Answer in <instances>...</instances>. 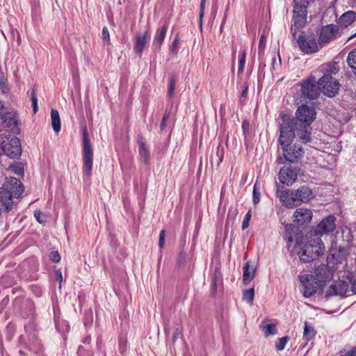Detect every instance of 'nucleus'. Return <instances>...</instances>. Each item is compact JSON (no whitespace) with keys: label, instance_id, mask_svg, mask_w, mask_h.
<instances>
[{"label":"nucleus","instance_id":"27","mask_svg":"<svg viewBox=\"0 0 356 356\" xmlns=\"http://www.w3.org/2000/svg\"><path fill=\"white\" fill-rule=\"evenodd\" d=\"M9 170H10L16 175H24V165L21 162H15L13 164L9 166Z\"/></svg>","mask_w":356,"mask_h":356},{"label":"nucleus","instance_id":"6","mask_svg":"<svg viewBox=\"0 0 356 356\" xmlns=\"http://www.w3.org/2000/svg\"><path fill=\"white\" fill-rule=\"evenodd\" d=\"M325 246L320 238H314L313 243L305 244L298 252L300 260L310 262L324 253Z\"/></svg>","mask_w":356,"mask_h":356},{"label":"nucleus","instance_id":"2","mask_svg":"<svg viewBox=\"0 0 356 356\" xmlns=\"http://www.w3.org/2000/svg\"><path fill=\"white\" fill-rule=\"evenodd\" d=\"M289 122L280 123V136L278 138V144L282 149L284 159L281 156L277 159V163L281 164L284 159L290 163L297 162L304 155V150L301 145L294 144L291 145L295 138L296 134L290 131Z\"/></svg>","mask_w":356,"mask_h":356},{"label":"nucleus","instance_id":"44","mask_svg":"<svg viewBox=\"0 0 356 356\" xmlns=\"http://www.w3.org/2000/svg\"><path fill=\"white\" fill-rule=\"evenodd\" d=\"M241 127H242L243 134L247 135L249 132V127H250L248 121L246 120H243L242 122Z\"/></svg>","mask_w":356,"mask_h":356},{"label":"nucleus","instance_id":"9","mask_svg":"<svg viewBox=\"0 0 356 356\" xmlns=\"http://www.w3.org/2000/svg\"><path fill=\"white\" fill-rule=\"evenodd\" d=\"M300 173V168L297 164L289 165L284 166L280 170L278 178L282 184L291 186L296 181Z\"/></svg>","mask_w":356,"mask_h":356},{"label":"nucleus","instance_id":"30","mask_svg":"<svg viewBox=\"0 0 356 356\" xmlns=\"http://www.w3.org/2000/svg\"><path fill=\"white\" fill-rule=\"evenodd\" d=\"M315 331L312 326H309L307 322L305 323L304 326V337L307 340H311L315 336Z\"/></svg>","mask_w":356,"mask_h":356},{"label":"nucleus","instance_id":"16","mask_svg":"<svg viewBox=\"0 0 356 356\" xmlns=\"http://www.w3.org/2000/svg\"><path fill=\"white\" fill-rule=\"evenodd\" d=\"M2 129L15 133L18 130L17 116L14 112H6L2 117Z\"/></svg>","mask_w":356,"mask_h":356},{"label":"nucleus","instance_id":"7","mask_svg":"<svg viewBox=\"0 0 356 356\" xmlns=\"http://www.w3.org/2000/svg\"><path fill=\"white\" fill-rule=\"evenodd\" d=\"M83 171L88 177H90L93 164V150L86 128L83 130Z\"/></svg>","mask_w":356,"mask_h":356},{"label":"nucleus","instance_id":"19","mask_svg":"<svg viewBox=\"0 0 356 356\" xmlns=\"http://www.w3.org/2000/svg\"><path fill=\"white\" fill-rule=\"evenodd\" d=\"M307 8H300L298 6L293 8V24L296 28H302L307 23Z\"/></svg>","mask_w":356,"mask_h":356},{"label":"nucleus","instance_id":"37","mask_svg":"<svg viewBox=\"0 0 356 356\" xmlns=\"http://www.w3.org/2000/svg\"><path fill=\"white\" fill-rule=\"evenodd\" d=\"M251 218V211H248V213L245 214V216L244 217V219L242 222V229H245L249 226V222Z\"/></svg>","mask_w":356,"mask_h":356},{"label":"nucleus","instance_id":"48","mask_svg":"<svg viewBox=\"0 0 356 356\" xmlns=\"http://www.w3.org/2000/svg\"><path fill=\"white\" fill-rule=\"evenodd\" d=\"M300 28H296V26H294V24H293L291 25V33L293 36V38H296V34L298 33V30L300 29Z\"/></svg>","mask_w":356,"mask_h":356},{"label":"nucleus","instance_id":"35","mask_svg":"<svg viewBox=\"0 0 356 356\" xmlns=\"http://www.w3.org/2000/svg\"><path fill=\"white\" fill-rule=\"evenodd\" d=\"M314 0H293L294 6H298L300 8H307L310 3Z\"/></svg>","mask_w":356,"mask_h":356},{"label":"nucleus","instance_id":"47","mask_svg":"<svg viewBox=\"0 0 356 356\" xmlns=\"http://www.w3.org/2000/svg\"><path fill=\"white\" fill-rule=\"evenodd\" d=\"M206 0H201L200 3V18L202 19L204 15V9L205 6Z\"/></svg>","mask_w":356,"mask_h":356},{"label":"nucleus","instance_id":"11","mask_svg":"<svg viewBox=\"0 0 356 356\" xmlns=\"http://www.w3.org/2000/svg\"><path fill=\"white\" fill-rule=\"evenodd\" d=\"M3 153L12 159H17L22 154L21 143L18 138L13 137L10 140L7 138L1 144Z\"/></svg>","mask_w":356,"mask_h":356},{"label":"nucleus","instance_id":"4","mask_svg":"<svg viewBox=\"0 0 356 356\" xmlns=\"http://www.w3.org/2000/svg\"><path fill=\"white\" fill-rule=\"evenodd\" d=\"M24 190V185L17 178L10 177L0 187V203L6 211L13 209V199L19 198Z\"/></svg>","mask_w":356,"mask_h":356},{"label":"nucleus","instance_id":"51","mask_svg":"<svg viewBox=\"0 0 356 356\" xmlns=\"http://www.w3.org/2000/svg\"><path fill=\"white\" fill-rule=\"evenodd\" d=\"M248 86L245 83L243 85V90H242V92H241V96L242 97H245L246 96L247 92H248Z\"/></svg>","mask_w":356,"mask_h":356},{"label":"nucleus","instance_id":"55","mask_svg":"<svg viewBox=\"0 0 356 356\" xmlns=\"http://www.w3.org/2000/svg\"><path fill=\"white\" fill-rule=\"evenodd\" d=\"M291 228H292V225L289 224L286 225L285 227L286 231L289 230Z\"/></svg>","mask_w":356,"mask_h":356},{"label":"nucleus","instance_id":"15","mask_svg":"<svg viewBox=\"0 0 356 356\" xmlns=\"http://www.w3.org/2000/svg\"><path fill=\"white\" fill-rule=\"evenodd\" d=\"M339 29L337 25L329 24L323 26L321 29L318 38L320 45L325 44L334 39L338 34Z\"/></svg>","mask_w":356,"mask_h":356},{"label":"nucleus","instance_id":"14","mask_svg":"<svg viewBox=\"0 0 356 356\" xmlns=\"http://www.w3.org/2000/svg\"><path fill=\"white\" fill-rule=\"evenodd\" d=\"M335 221L336 218L333 216L323 219L314 230L315 235L319 236L333 232L336 228Z\"/></svg>","mask_w":356,"mask_h":356},{"label":"nucleus","instance_id":"52","mask_svg":"<svg viewBox=\"0 0 356 356\" xmlns=\"http://www.w3.org/2000/svg\"><path fill=\"white\" fill-rule=\"evenodd\" d=\"M351 290L354 293H356V278L352 282Z\"/></svg>","mask_w":356,"mask_h":356},{"label":"nucleus","instance_id":"42","mask_svg":"<svg viewBox=\"0 0 356 356\" xmlns=\"http://www.w3.org/2000/svg\"><path fill=\"white\" fill-rule=\"evenodd\" d=\"M50 259L54 262H59L60 261V256L57 251L51 252L50 255Z\"/></svg>","mask_w":356,"mask_h":356},{"label":"nucleus","instance_id":"36","mask_svg":"<svg viewBox=\"0 0 356 356\" xmlns=\"http://www.w3.org/2000/svg\"><path fill=\"white\" fill-rule=\"evenodd\" d=\"M170 86L168 90V94L170 97H171L173 93L175 88V84H176V78L174 76H171L169 79Z\"/></svg>","mask_w":356,"mask_h":356},{"label":"nucleus","instance_id":"8","mask_svg":"<svg viewBox=\"0 0 356 356\" xmlns=\"http://www.w3.org/2000/svg\"><path fill=\"white\" fill-rule=\"evenodd\" d=\"M297 43L300 50L305 54H312L318 51L315 35L309 31H303L297 39Z\"/></svg>","mask_w":356,"mask_h":356},{"label":"nucleus","instance_id":"18","mask_svg":"<svg viewBox=\"0 0 356 356\" xmlns=\"http://www.w3.org/2000/svg\"><path fill=\"white\" fill-rule=\"evenodd\" d=\"M150 40V33L147 30L143 34L138 35L135 42V54L141 56L143 51L147 47Z\"/></svg>","mask_w":356,"mask_h":356},{"label":"nucleus","instance_id":"56","mask_svg":"<svg viewBox=\"0 0 356 356\" xmlns=\"http://www.w3.org/2000/svg\"><path fill=\"white\" fill-rule=\"evenodd\" d=\"M355 37H356V33H355V34H353V35H351V36L349 38V40H350V39H352V38H355Z\"/></svg>","mask_w":356,"mask_h":356},{"label":"nucleus","instance_id":"34","mask_svg":"<svg viewBox=\"0 0 356 356\" xmlns=\"http://www.w3.org/2000/svg\"><path fill=\"white\" fill-rule=\"evenodd\" d=\"M289 337H284L278 339L277 342L275 343V347L277 350L280 351L282 350L286 344V343L289 341Z\"/></svg>","mask_w":356,"mask_h":356},{"label":"nucleus","instance_id":"54","mask_svg":"<svg viewBox=\"0 0 356 356\" xmlns=\"http://www.w3.org/2000/svg\"><path fill=\"white\" fill-rule=\"evenodd\" d=\"M57 275H58V277H57V280H59L60 282L62 281V273L60 271H58L57 272Z\"/></svg>","mask_w":356,"mask_h":356},{"label":"nucleus","instance_id":"39","mask_svg":"<svg viewBox=\"0 0 356 356\" xmlns=\"http://www.w3.org/2000/svg\"><path fill=\"white\" fill-rule=\"evenodd\" d=\"M102 40L106 42L110 41L109 32L106 26H104L102 29Z\"/></svg>","mask_w":356,"mask_h":356},{"label":"nucleus","instance_id":"32","mask_svg":"<svg viewBox=\"0 0 356 356\" xmlns=\"http://www.w3.org/2000/svg\"><path fill=\"white\" fill-rule=\"evenodd\" d=\"M31 103H32L33 113H36L38 111V106L37 90L35 87L31 90Z\"/></svg>","mask_w":356,"mask_h":356},{"label":"nucleus","instance_id":"31","mask_svg":"<svg viewBox=\"0 0 356 356\" xmlns=\"http://www.w3.org/2000/svg\"><path fill=\"white\" fill-rule=\"evenodd\" d=\"M347 63L350 67L356 70V49H353L348 54Z\"/></svg>","mask_w":356,"mask_h":356},{"label":"nucleus","instance_id":"20","mask_svg":"<svg viewBox=\"0 0 356 356\" xmlns=\"http://www.w3.org/2000/svg\"><path fill=\"white\" fill-rule=\"evenodd\" d=\"M294 222L298 225L308 224L312 219V213L309 209L305 208L298 209L293 213Z\"/></svg>","mask_w":356,"mask_h":356},{"label":"nucleus","instance_id":"23","mask_svg":"<svg viewBox=\"0 0 356 356\" xmlns=\"http://www.w3.org/2000/svg\"><path fill=\"white\" fill-rule=\"evenodd\" d=\"M250 261H248L243 268V282L245 284H248L255 276V269L253 268H250Z\"/></svg>","mask_w":356,"mask_h":356},{"label":"nucleus","instance_id":"10","mask_svg":"<svg viewBox=\"0 0 356 356\" xmlns=\"http://www.w3.org/2000/svg\"><path fill=\"white\" fill-rule=\"evenodd\" d=\"M301 92L304 97L315 99L320 95V87L314 76H309L301 84Z\"/></svg>","mask_w":356,"mask_h":356},{"label":"nucleus","instance_id":"24","mask_svg":"<svg viewBox=\"0 0 356 356\" xmlns=\"http://www.w3.org/2000/svg\"><path fill=\"white\" fill-rule=\"evenodd\" d=\"M51 122L54 131L56 133L59 132L60 131V118L58 111L54 108L51 111Z\"/></svg>","mask_w":356,"mask_h":356},{"label":"nucleus","instance_id":"40","mask_svg":"<svg viewBox=\"0 0 356 356\" xmlns=\"http://www.w3.org/2000/svg\"><path fill=\"white\" fill-rule=\"evenodd\" d=\"M165 231L162 230L159 234V246L160 248H163L165 243Z\"/></svg>","mask_w":356,"mask_h":356},{"label":"nucleus","instance_id":"41","mask_svg":"<svg viewBox=\"0 0 356 356\" xmlns=\"http://www.w3.org/2000/svg\"><path fill=\"white\" fill-rule=\"evenodd\" d=\"M186 253L184 252H181L178 256L177 262L179 266H182L186 262Z\"/></svg>","mask_w":356,"mask_h":356},{"label":"nucleus","instance_id":"26","mask_svg":"<svg viewBox=\"0 0 356 356\" xmlns=\"http://www.w3.org/2000/svg\"><path fill=\"white\" fill-rule=\"evenodd\" d=\"M355 19V13L353 11H348L343 14L339 18V23L346 27L350 24Z\"/></svg>","mask_w":356,"mask_h":356},{"label":"nucleus","instance_id":"45","mask_svg":"<svg viewBox=\"0 0 356 356\" xmlns=\"http://www.w3.org/2000/svg\"><path fill=\"white\" fill-rule=\"evenodd\" d=\"M265 42H266V38L264 35H261L260 37V39H259V47H258L259 52H261V51L264 50V47H265Z\"/></svg>","mask_w":356,"mask_h":356},{"label":"nucleus","instance_id":"29","mask_svg":"<svg viewBox=\"0 0 356 356\" xmlns=\"http://www.w3.org/2000/svg\"><path fill=\"white\" fill-rule=\"evenodd\" d=\"M254 297V288H250L248 290L243 291V299L246 301L250 305H252Z\"/></svg>","mask_w":356,"mask_h":356},{"label":"nucleus","instance_id":"5","mask_svg":"<svg viewBox=\"0 0 356 356\" xmlns=\"http://www.w3.org/2000/svg\"><path fill=\"white\" fill-rule=\"evenodd\" d=\"M277 193L283 204L288 208L307 202L313 197L312 190L307 186H302L297 190L286 189L282 192L277 188Z\"/></svg>","mask_w":356,"mask_h":356},{"label":"nucleus","instance_id":"17","mask_svg":"<svg viewBox=\"0 0 356 356\" xmlns=\"http://www.w3.org/2000/svg\"><path fill=\"white\" fill-rule=\"evenodd\" d=\"M138 145V158L145 165H147L150 160V149L147 144V140L143 136H139L137 139Z\"/></svg>","mask_w":356,"mask_h":356},{"label":"nucleus","instance_id":"50","mask_svg":"<svg viewBox=\"0 0 356 356\" xmlns=\"http://www.w3.org/2000/svg\"><path fill=\"white\" fill-rule=\"evenodd\" d=\"M6 113V108L2 102L0 101V118Z\"/></svg>","mask_w":356,"mask_h":356},{"label":"nucleus","instance_id":"38","mask_svg":"<svg viewBox=\"0 0 356 356\" xmlns=\"http://www.w3.org/2000/svg\"><path fill=\"white\" fill-rule=\"evenodd\" d=\"M260 200V193L256 188V184L253 188V203L257 204L259 202Z\"/></svg>","mask_w":356,"mask_h":356},{"label":"nucleus","instance_id":"25","mask_svg":"<svg viewBox=\"0 0 356 356\" xmlns=\"http://www.w3.org/2000/svg\"><path fill=\"white\" fill-rule=\"evenodd\" d=\"M167 29L168 26L165 24L161 29L157 30V33L154 40V45L157 46L158 48L161 47L165 39Z\"/></svg>","mask_w":356,"mask_h":356},{"label":"nucleus","instance_id":"13","mask_svg":"<svg viewBox=\"0 0 356 356\" xmlns=\"http://www.w3.org/2000/svg\"><path fill=\"white\" fill-rule=\"evenodd\" d=\"M348 284L345 281H334L327 289L325 297L327 299L334 296L343 298L346 296V293L348 291Z\"/></svg>","mask_w":356,"mask_h":356},{"label":"nucleus","instance_id":"28","mask_svg":"<svg viewBox=\"0 0 356 356\" xmlns=\"http://www.w3.org/2000/svg\"><path fill=\"white\" fill-rule=\"evenodd\" d=\"M221 281V275L220 273L216 270L212 277H211V292L212 293H214L216 291L217 289V285L218 282H220Z\"/></svg>","mask_w":356,"mask_h":356},{"label":"nucleus","instance_id":"49","mask_svg":"<svg viewBox=\"0 0 356 356\" xmlns=\"http://www.w3.org/2000/svg\"><path fill=\"white\" fill-rule=\"evenodd\" d=\"M178 44H179V39H178V38H177V37L175 38V39L174 40V41L172 42V44L171 47H170V50H171L172 52L176 49V48H177V47Z\"/></svg>","mask_w":356,"mask_h":356},{"label":"nucleus","instance_id":"3","mask_svg":"<svg viewBox=\"0 0 356 356\" xmlns=\"http://www.w3.org/2000/svg\"><path fill=\"white\" fill-rule=\"evenodd\" d=\"M318 71L323 76L318 81V84L324 95L329 97H334L339 92L340 84L332 75L339 72V68L336 62L325 63L319 66Z\"/></svg>","mask_w":356,"mask_h":356},{"label":"nucleus","instance_id":"12","mask_svg":"<svg viewBox=\"0 0 356 356\" xmlns=\"http://www.w3.org/2000/svg\"><path fill=\"white\" fill-rule=\"evenodd\" d=\"M301 286L302 291L305 298L312 296L317 290L318 282L315 279L313 275H302L298 276Z\"/></svg>","mask_w":356,"mask_h":356},{"label":"nucleus","instance_id":"43","mask_svg":"<svg viewBox=\"0 0 356 356\" xmlns=\"http://www.w3.org/2000/svg\"><path fill=\"white\" fill-rule=\"evenodd\" d=\"M168 118H169V114L165 112L163 116V118H162V120H161V122L160 124V129L161 131L165 129V128L166 127V121L168 120Z\"/></svg>","mask_w":356,"mask_h":356},{"label":"nucleus","instance_id":"1","mask_svg":"<svg viewBox=\"0 0 356 356\" xmlns=\"http://www.w3.org/2000/svg\"><path fill=\"white\" fill-rule=\"evenodd\" d=\"M316 111L313 106L302 105L299 106L296 112V118L291 117L287 114L280 115L282 122H289V129L296 133L297 136L303 142L308 143L312 140L311 124L315 120Z\"/></svg>","mask_w":356,"mask_h":356},{"label":"nucleus","instance_id":"21","mask_svg":"<svg viewBox=\"0 0 356 356\" xmlns=\"http://www.w3.org/2000/svg\"><path fill=\"white\" fill-rule=\"evenodd\" d=\"M315 279L319 282H324L332 277V270L326 264H321L316 268L314 275Z\"/></svg>","mask_w":356,"mask_h":356},{"label":"nucleus","instance_id":"22","mask_svg":"<svg viewBox=\"0 0 356 356\" xmlns=\"http://www.w3.org/2000/svg\"><path fill=\"white\" fill-rule=\"evenodd\" d=\"M268 321H264L260 324V328L263 331L265 337H268L270 335H275L277 333V322L274 321L273 323H268Z\"/></svg>","mask_w":356,"mask_h":356},{"label":"nucleus","instance_id":"46","mask_svg":"<svg viewBox=\"0 0 356 356\" xmlns=\"http://www.w3.org/2000/svg\"><path fill=\"white\" fill-rule=\"evenodd\" d=\"M34 216L38 220V222H39L40 223H42L44 221L43 219L41 218L42 217V214L39 211L34 212Z\"/></svg>","mask_w":356,"mask_h":356},{"label":"nucleus","instance_id":"53","mask_svg":"<svg viewBox=\"0 0 356 356\" xmlns=\"http://www.w3.org/2000/svg\"><path fill=\"white\" fill-rule=\"evenodd\" d=\"M345 356H356V348L348 351Z\"/></svg>","mask_w":356,"mask_h":356},{"label":"nucleus","instance_id":"33","mask_svg":"<svg viewBox=\"0 0 356 356\" xmlns=\"http://www.w3.org/2000/svg\"><path fill=\"white\" fill-rule=\"evenodd\" d=\"M245 51L243 49L239 53V60H238V73H242L244 69L245 63Z\"/></svg>","mask_w":356,"mask_h":356}]
</instances>
